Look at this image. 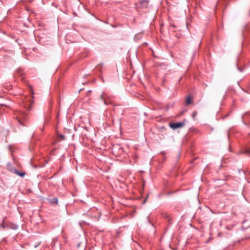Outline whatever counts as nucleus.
Segmentation results:
<instances>
[{
  "instance_id": "obj_2",
  "label": "nucleus",
  "mask_w": 250,
  "mask_h": 250,
  "mask_svg": "<svg viewBox=\"0 0 250 250\" xmlns=\"http://www.w3.org/2000/svg\"><path fill=\"white\" fill-rule=\"evenodd\" d=\"M27 117V114L25 113L22 112H20L19 113V115L17 117V120L19 122V123L22 125V123L21 122V120H25Z\"/></svg>"
},
{
  "instance_id": "obj_10",
  "label": "nucleus",
  "mask_w": 250,
  "mask_h": 250,
  "mask_svg": "<svg viewBox=\"0 0 250 250\" xmlns=\"http://www.w3.org/2000/svg\"><path fill=\"white\" fill-rule=\"evenodd\" d=\"M197 113L196 111H193L192 113V117L194 119H195V118L197 116Z\"/></svg>"
},
{
  "instance_id": "obj_11",
  "label": "nucleus",
  "mask_w": 250,
  "mask_h": 250,
  "mask_svg": "<svg viewBox=\"0 0 250 250\" xmlns=\"http://www.w3.org/2000/svg\"><path fill=\"white\" fill-rule=\"evenodd\" d=\"M104 97H105V95H104V94H102V95H101V99L102 100H103L104 101V103L105 104H106L105 101L104 100Z\"/></svg>"
},
{
  "instance_id": "obj_13",
  "label": "nucleus",
  "mask_w": 250,
  "mask_h": 250,
  "mask_svg": "<svg viewBox=\"0 0 250 250\" xmlns=\"http://www.w3.org/2000/svg\"><path fill=\"white\" fill-rule=\"evenodd\" d=\"M32 105L31 104H30L27 107V110L28 111H30L32 110Z\"/></svg>"
},
{
  "instance_id": "obj_6",
  "label": "nucleus",
  "mask_w": 250,
  "mask_h": 250,
  "mask_svg": "<svg viewBox=\"0 0 250 250\" xmlns=\"http://www.w3.org/2000/svg\"><path fill=\"white\" fill-rule=\"evenodd\" d=\"M228 0H218L217 2V3L215 5V8H216L217 6H219L221 4H224Z\"/></svg>"
},
{
  "instance_id": "obj_4",
  "label": "nucleus",
  "mask_w": 250,
  "mask_h": 250,
  "mask_svg": "<svg viewBox=\"0 0 250 250\" xmlns=\"http://www.w3.org/2000/svg\"><path fill=\"white\" fill-rule=\"evenodd\" d=\"M14 172L17 175L20 176L22 177H24V176L25 175V172H21L19 171L18 170H17V169H15L14 170Z\"/></svg>"
},
{
  "instance_id": "obj_12",
  "label": "nucleus",
  "mask_w": 250,
  "mask_h": 250,
  "mask_svg": "<svg viewBox=\"0 0 250 250\" xmlns=\"http://www.w3.org/2000/svg\"><path fill=\"white\" fill-rule=\"evenodd\" d=\"M59 137L61 138L62 140H64L65 139V136L63 135L62 134H59Z\"/></svg>"
},
{
  "instance_id": "obj_15",
  "label": "nucleus",
  "mask_w": 250,
  "mask_h": 250,
  "mask_svg": "<svg viewBox=\"0 0 250 250\" xmlns=\"http://www.w3.org/2000/svg\"><path fill=\"white\" fill-rule=\"evenodd\" d=\"M249 172H250V171H249Z\"/></svg>"
},
{
  "instance_id": "obj_9",
  "label": "nucleus",
  "mask_w": 250,
  "mask_h": 250,
  "mask_svg": "<svg viewBox=\"0 0 250 250\" xmlns=\"http://www.w3.org/2000/svg\"><path fill=\"white\" fill-rule=\"evenodd\" d=\"M4 219L2 220V222L1 224H0V228H1L2 229H4L6 227V226L4 224Z\"/></svg>"
},
{
  "instance_id": "obj_5",
  "label": "nucleus",
  "mask_w": 250,
  "mask_h": 250,
  "mask_svg": "<svg viewBox=\"0 0 250 250\" xmlns=\"http://www.w3.org/2000/svg\"><path fill=\"white\" fill-rule=\"evenodd\" d=\"M49 202L51 204L57 205V204H58V199L57 197L53 198L52 199H50Z\"/></svg>"
},
{
  "instance_id": "obj_1",
  "label": "nucleus",
  "mask_w": 250,
  "mask_h": 250,
  "mask_svg": "<svg viewBox=\"0 0 250 250\" xmlns=\"http://www.w3.org/2000/svg\"><path fill=\"white\" fill-rule=\"evenodd\" d=\"M185 125V122L171 123L169 124V126L173 129H176L184 126Z\"/></svg>"
},
{
  "instance_id": "obj_7",
  "label": "nucleus",
  "mask_w": 250,
  "mask_h": 250,
  "mask_svg": "<svg viewBox=\"0 0 250 250\" xmlns=\"http://www.w3.org/2000/svg\"><path fill=\"white\" fill-rule=\"evenodd\" d=\"M243 153L246 154L248 156H250V147H248L246 148Z\"/></svg>"
},
{
  "instance_id": "obj_14",
  "label": "nucleus",
  "mask_w": 250,
  "mask_h": 250,
  "mask_svg": "<svg viewBox=\"0 0 250 250\" xmlns=\"http://www.w3.org/2000/svg\"><path fill=\"white\" fill-rule=\"evenodd\" d=\"M0 105H4V106H7V105L6 104H5V103H0Z\"/></svg>"
},
{
  "instance_id": "obj_8",
  "label": "nucleus",
  "mask_w": 250,
  "mask_h": 250,
  "mask_svg": "<svg viewBox=\"0 0 250 250\" xmlns=\"http://www.w3.org/2000/svg\"><path fill=\"white\" fill-rule=\"evenodd\" d=\"M191 99L190 96H188L186 100V104L188 105L191 103Z\"/></svg>"
},
{
  "instance_id": "obj_3",
  "label": "nucleus",
  "mask_w": 250,
  "mask_h": 250,
  "mask_svg": "<svg viewBox=\"0 0 250 250\" xmlns=\"http://www.w3.org/2000/svg\"><path fill=\"white\" fill-rule=\"evenodd\" d=\"M149 2V0H139V3L142 8H147Z\"/></svg>"
}]
</instances>
